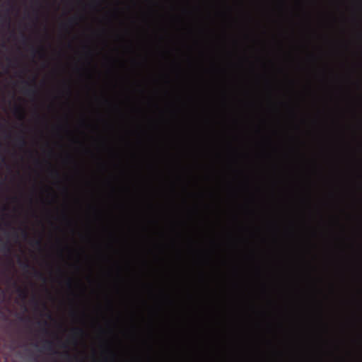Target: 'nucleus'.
I'll return each mask as SVG.
<instances>
[{"label":"nucleus","instance_id":"f257e3e1","mask_svg":"<svg viewBox=\"0 0 362 362\" xmlns=\"http://www.w3.org/2000/svg\"><path fill=\"white\" fill-rule=\"evenodd\" d=\"M23 117H24V115H23V113H21V114H19V118H20V119H23Z\"/></svg>","mask_w":362,"mask_h":362},{"label":"nucleus","instance_id":"f03ea898","mask_svg":"<svg viewBox=\"0 0 362 362\" xmlns=\"http://www.w3.org/2000/svg\"><path fill=\"white\" fill-rule=\"evenodd\" d=\"M69 286H71V281H69Z\"/></svg>","mask_w":362,"mask_h":362}]
</instances>
